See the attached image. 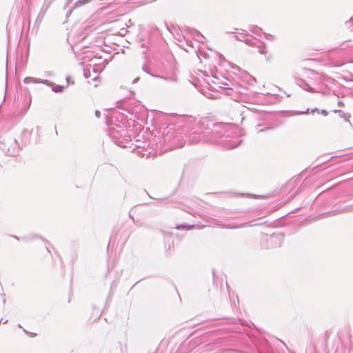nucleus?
<instances>
[{"label": "nucleus", "mask_w": 353, "mask_h": 353, "mask_svg": "<svg viewBox=\"0 0 353 353\" xmlns=\"http://www.w3.org/2000/svg\"><path fill=\"white\" fill-rule=\"evenodd\" d=\"M3 150H6L7 155L15 157L18 155L20 151V146L18 141L15 139H7L2 143Z\"/></svg>", "instance_id": "4"}, {"label": "nucleus", "mask_w": 353, "mask_h": 353, "mask_svg": "<svg viewBox=\"0 0 353 353\" xmlns=\"http://www.w3.org/2000/svg\"><path fill=\"white\" fill-rule=\"evenodd\" d=\"M283 239V237L281 234H272L269 237L268 241L270 243L274 244V246H281Z\"/></svg>", "instance_id": "6"}, {"label": "nucleus", "mask_w": 353, "mask_h": 353, "mask_svg": "<svg viewBox=\"0 0 353 353\" xmlns=\"http://www.w3.org/2000/svg\"><path fill=\"white\" fill-rule=\"evenodd\" d=\"M139 44L142 48L148 49L149 48V41L148 39H143L140 37Z\"/></svg>", "instance_id": "10"}, {"label": "nucleus", "mask_w": 353, "mask_h": 353, "mask_svg": "<svg viewBox=\"0 0 353 353\" xmlns=\"http://www.w3.org/2000/svg\"><path fill=\"white\" fill-rule=\"evenodd\" d=\"M181 119L184 120L185 121V123H190L192 122V121L193 120L192 117H183L181 118Z\"/></svg>", "instance_id": "18"}, {"label": "nucleus", "mask_w": 353, "mask_h": 353, "mask_svg": "<svg viewBox=\"0 0 353 353\" xmlns=\"http://www.w3.org/2000/svg\"><path fill=\"white\" fill-rule=\"evenodd\" d=\"M142 70H143L145 73H147V74H150V75H151V76H152V77H159V76H157V75H154V74H152V73H151V72L148 70V68H147V66H146V65H143V66L142 67Z\"/></svg>", "instance_id": "15"}, {"label": "nucleus", "mask_w": 353, "mask_h": 353, "mask_svg": "<svg viewBox=\"0 0 353 353\" xmlns=\"http://www.w3.org/2000/svg\"><path fill=\"white\" fill-rule=\"evenodd\" d=\"M304 89H305V90H307V91H309V92H312V90H313V89H312V87H310V85H308V84H306V85H305Z\"/></svg>", "instance_id": "22"}, {"label": "nucleus", "mask_w": 353, "mask_h": 353, "mask_svg": "<svg viewBox=\"0 0 353 353\" xmlns=\"http://www.w3.org/2000/svg\"><path fill=\"white\" fill-rule=\"evenodd\" d=\"M83 75L85 78L88 79L90 77V71L89 70H83Z\"/></svg>", "instance_id": "20"}, {"label": "nucleus", "mask_w": 353, "mask_h": 353, "mask_svg": "<svg viewBox=\"0 0 353 353\" xmlns=\"http://www.w3.org/2000/svg\"><path fill=\"white\" fill-rule=\"evenodd\" d=\"M249 224L248 223H243L241 225H232L230 224L229 225H222L221 227L222 228H229V229H234V228H243V227H246V226H248Z\"/></svg>", "instance_id": "11"}, {"label": "nucleus", "mask_w": 353, "mask_h": 353, "mask_svg": "<svg viewBox=\"0 0 353 353\" xmlns=\"http://www.w3.org/2000/svg\"><path fill=\"white\" fill-rule=\"evenodd\" d=\"M308 110H309V109H307V110H306L305 112H303L302 113H303V114H307Z\"/></svg>", "instance_id": "34"}, {"label": "nucleus", "mask_w": 353, "mask_h": 353, "mask_svg": "<svg viewBox=\"0 0 353 353\" xmlns=\"http://www.w3.org/2000/svg\"><path fill=\"white\" fill-rule=\"evenodd\" d=\"M336 211H332V212H327V214H335Z\"/></svg>", "instance_id": "33"}, {"label": "nucleus", "mask_w": 353, "mask_h": 353, "mask_svg": "<svg viewBox=\"0 0 353 353\" xmlns=\"http://www.w3.org/2000/svg\"><path fill=\"white\" fill-rule=\"evenodd\" d=\"M95 115L97 118H99L101 117V112L99 110H96L95 111Z\"/></svg>", "instance_id": "26"}, {"label": "nucleus", "mask_w": 353, "mask_h": 353, "mask_svg": "<svg viewBox=\"0 0 353 353\" xmlns=\"http://www.w3.org/2000/svg\"><path fill=\"white\" fill-rule=\"evenodd\" d=\"M338 105H343V102H341V101H339L338 102Z\"/></svg>", "instance_id": "32"}, {"label": "nucleus", "mask_w": 353, "mask_h": 353, "mask_svg": "<svg viewBox=\"0 0 353 353\" xmlns=\"http://www.w3.org/2000/svg\"><path fill=\"white\" fill-rule=\"evenodd\" d=\"M92 70L95 74H98L101 72V69L99 68L97 65H94L93 66Z\"/></svg>", "instance_id": "19"}, {"label": "nucleus", "mask_w": 353, "mask_h": 353, "mask_svg": "<svg viewBox=\"0 0 353 353\" xmlns=\"http://www.w3.org/2000/svg\"><path fill=\"white\" fill-rule=\"evenodd\" d=\"M27 334H29L30 336L33 337V336H36V334L34 333H32V332H28L27 330H23Z\"/></svg>", "instance_id": "24"}, {"label": "nucleus", "mask_w": 353, "mask_h": 353, "mask_svg": "<svg viewBox=\"0 0 353 353\" xmlns=\"http://www.w3.org/2000/svg\"><path fill=\"white\" fill-rule=\"evenodd\" d=\"M241 30V32H239V35L235 36L236 39L244 42L249 46L259 48V52L261 54H265L268 52L263 42L248 34L246 30Z\"/></svg>", "instance_id": "2"}, {"label": "nucleus", "mask_w": 353, "mask_h": 353, "mask_svg": "<svg viewBox=\"0 0 353 353\" xmlns=\"http://www.w3.org/2000/svg\"><path fill=\"white\" fill-rule=\"evenodd\" d=\"M39 83H43V84L48 85H52V83L50 82L49 80H47V79H43V80H39Z\"/></svg>", "instance_id": "17"}, {"label": "nucleus", "mask_w": 353, "mask_h": 353, "mask_svg": "<svg viewBox=\"0 0 353 353\" xmlns=\"http://www.w3.org/2000/svg\"><path fill=\"white\" fill-rule=\"evenodd\" d=\"M108 135L115 144L121 148H126L127 144L130 141H131L130 136L126 131L123 129L121 130H119L115 127L110 128Z\"/></svg>", "instance_id": "3"}, {"label": "nucleus", "mask_w": 353, "mask_h": 353, "mask_svg": "<svg viewBox=\"0 0 353 353\" xmlns=\"http://www.w3.org/2000/svg\"><path fill=\"white\" fill-rule=\"evenodd\" d=\"M232 68L236 69L238 71H240V68L238 65H232Z\"/></svg>", "instance_id": "28"}, {"label": "nucleus", "mask_w": 353, "mask_h": 353, "mask_svg": "<svg viewBox=\"0 0 353 353\" xmlns=\"http://www.w3.org/2000/svg\"><path fill=\"white\" fill-rule=\"evenodd\" d=\"M192 34L196 41H198L199 43H203L202 39H204V37L198 30H192Z\"/></svg>", "instance_id": "9"}, {"label": "nucleus", "mask_w": 353, "mask_h": 353, "mask_svg": "<svg viewBox=\"0 0 353 353\" xmlns=\"http://www.w3.org/2000/svg\"><path fill=\"white\" fill-rule=\"evenodd\" d=\"M52 91L54 92H61L64 90V86H61L59 85H57L55 86H53L52 88Z\"/></svg>", "instance_id": "13"}, {"label": "nucleus", "mask_w": 353, "mask_h": 353, "mask_svg": "<svg viewBox=\"0 0 353 353\" xmlns=\"http://www.w3.org/2000/svg\"><path fill=\"white\" fill-rule=\"evenodd\" d=\"M343 210H345V211H352V210H353V205L347 206Z\"/></svg>", "instance_id": "23"}, {"label": "nucleus", "mask_w": 353, "mask_h": 353, "mask_svg": "<svg viewBox=\"0 0 353 353\" xmlns=\"http://www.w3.org/2000/svg\"><path fill=\"white\" fill-rule=\"evenodd\" d=\"M225 90V94L229 96H233L234 94V89L231 88H224Z\"/></svg>", "instance_id": "14"}, {"label": "nucleus", "mask_w": 353, "mask_h": 353, "mask_svg": "<svg viewBox=\"0 0 353 353\" xmlns=\"http://www.w3.org/2000/svg\"><path fill=\"white\" fill-rule=\"evenodd\" d=\"M264 35H265V37L266 39H268V40H273L274 39V36L270 34H266V33H264Z\"/></svg>", "instance_id": "21"}, {"label": "nucleus", "mask_w": 353, "mask_h": 353, "mask_svg": "<svg viewBox=\"0 0 353 353\" xmlns=\"http://www.w3.org/2000/svg\"><path fill=\"white\" fill-rule=\"evenodd\" d=\"M346 43H343L341 45V49L344 50L346 48H347V46H345Z\"/></svg>", "instance_id": "27"}, {"label": "nucleus", "mask_w": 353, "mask_h": 353, "mask_svg": "<svg viewBox=\"0 0 353 353\" xmlns=\"http://www.w3.org/2000/svg\"><path fill=\"white\" fill-rule=\"evenodd\" d=\"M189 139L192 143L210 142L227 149H234L243 141L236 127L228 123H215L207 119L199 121L191 130Z\"/></svg>", "instance_id": "1"}, {"label": "nucleus", "mask_w": 353, "mask_h": 353, "mask_svg": "<svg viewBox=\"0 0 353 353\" xmlns=\"http://www.w3.org/2000/svg\"><path fill=\"white\" fill-rule=\"evenodd\" d=\"M321 112L323 116H327L328 114L327 111L325 110H322Z\"/></svg>", "instance_id": "25"}, {"label": "nucleus", "mask_w": 353, "mask_h": 353, "mask_svg": "<svg viewBox=\"0 0 353 353\" xmlns=\"http://www.w3.org/2000/svg\"><path fill=\"white\" fill-rule=\"evenodd\" d=\"M318 112V113H319V109H318V108H314V109H313V110L311 111V112H312V114H313L314 112Z\"/></svg>", "instance_id": "30"}, {"label": "nucleus", "mask_w": 353, "mask_h": 353, "mask_svg": "<svg viewBox=\"0 0 353 353\" xmlns=\"http://www.w3.org/2000/svg\"><path fill=\"white\" fill-rule=\"evenodd\" d=\"M334 112L336 113L338 112L339 114V117L341 118H343L346 122H348L350 125H351V123L349 120L350 117V114H348V113H345L344 112L340 110H333Z\"/></svg>", "instance_id": "7"}, {"label": "nucleus", "mask_w": 353, "mask_h": 353, "mask_svg": "<svg viewBox=\"0 0 353 353\" xmlns=\"http://www.w3.org/2000/svg\"><path fill=\"white\" fill-rule=\"evenodd\" d=\"M249 30L252 33H253L257 36H261V34L263 33L262 29L257 26H254V25L250 26Z\"/></svg>", "instance_id": "8"}, {"label": "nucleus", "mask_w": 353, "mask_h": 353, "mask_svg": "<svg viewBox=\"0 0 353 353\" xmlns=\"http://www.w3.org/2000/svg\"><path fill=\"white\" fill-rule=\"evenodd\" d=\"M172 128L168 130V133L163 134V141L165 143H170L173 148H181L183 146V142L181 136L176 134L175 131H171Z\"/></svg>", "instance_id": "5"}, {"label": "nucleus", "mask_w": 353, "mask_h": 353, "mask_svg": "<svg viewBox=\"0 0 353 353\" xmlns=\"http://www.w3.org/2000/svg\"><path fill=\"white\" fill-rule=\"evenodd\" d=\"M139 77L135 78V79L133 80L132 83H137V82L139 81Z\"/></svg>", "instance_id": "29"}, {"label": "nucleus", "mask_w": 353, "mask_h": 353, "mask_svg": "<svg viewBox=\"0 0 353 353\" xmlns=\"http://www.w3.org/2000/svg\"><path fill=\"white\" fill-rule=\"evenodd\" d=\"M14 238L19 240V238L17 236H14Z\"/></svg>", "instance_id": "36"}, {"label": "nucleus", "mask_w": 353, "mask_h": 353, "mask_svg": "<svg viewBox=\"0 0 353 353\" xmlns=\"http://www.w3.org/2000/svg\"><path fill=\"white\" fill-rule=\"evenodd\" d=\"M97 79H98V77H97V76H96V77H94L93 78V80H94V81H96Z\"/></svg>", "instance_id": "35"}, {"label": "nucleus", "mask_w": 353, "mask_h": 353, "mask_svg": "<svg viewBox=\"0 0 353 353\" xmlns=\"http://www.w3.org/2000/svg\"><path fill=\"white\" fill-rule=\"evenodd\" d=\"M183 227H184V225H178V226H176V229H181V228H183Z\"/></svg>", "instance_id": "31"}, {"label": "nucleus", "mask_w": 353, "mask_h": 353, "mask_svg": "<svg viewBox=\"0 0 353 353\" xmlns=\"http://www.w3.org/2000/svg\"><path fill=\"white\" fill-rule=\"evenodd\" d=\"M345 26L347 28H351L353 26V17L345 22Z\"/></svg>", "instance_id": "16"}, {"label": "nucleus", "mask_w": 353, "mask_h": 353, "mask_svg": "<svg viewBox=\"0 0 353 353\" xmlns=\"http://www.w3.org/2000/svg\"><path fill=\"white\" fill-rule=\"evenodd\" d=\"M23 82L25 83H39V79L34 78V77H26L24 79Z\"/></svg>", "instance_id": "12"}]
</instances>
